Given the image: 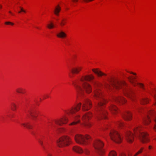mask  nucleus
I'll return each mask as SVG.
<instances>
[{"mask_svg":"<svg viewBox=\"0 0 156 156\" xmlns=\"http://www.w3.org/2000/svg\"><path fill=\"white\" fill-rule=\"evenodd\" d=\"M124 93L125 95L133 99L132 98V91L129 87L123 88Z\"/></svg>","mask_w":156,"mask_h":156,"instance_id":"obj_15","label":"nucleus"},{"mask_svg":"<svg viewBox=\"0 0 156 156\" xmlns=\"http://www.w3.org/2000/svg\"><path fill=\"white\" fill-rule=\"evenodd\" d=\"M147 124H148V123H147V119L148 120V121H149V122H151V119H150V117H148L147 115Z\"/></svg>","mask_w":156,"mask_h":156,"instance_id":"obj_37","label":"nucleus"},{"mask_svg":"<svg viewBox=\"0 0 156 156\" xmlns=\"http://www.w3.org/2000/svg\"><path fill=\"white\" fill-rule=\"evenodd\" d=\"M20 11L18 12V13H20L21 12H26V11L23 8H22L21 7H20Z\"/></svg>","mask_w":156,"mask_h":156,"instance_id":"obj_35","label":"nucleus"},{"mask_svg":"<svg viewBox=\"0 0 156 156\" xmlns=\"http://www.w3.org/2000/svg\"><path fill=\"white\" fill-rule=\"evenodd\" d=\"M61 10L60 8L58 6V7H56L54 11V13L57 16H58L59 15V13Z\"/></svg>","mask_w":156,"mask_h":156,"instance_id":"obj_23","label":"nucleus"},{"mask_svg":"<svg viewBox=\"0 0 156 156\" xmlns=\"http://www.w3.org/2000/svg\"><path fill=\"white\" fill-rule=\"evenodd\" d=\"M5 24L6 25H14V23L10 22H6L5 23Z\"/></svg>","mask_w":156,"mask_h":156,"instance_id":"obj_34","label":"nucleus"},{"mask_svg":"<svg viewBox=\"0 0 156 156\" xmlns=\"http://www.w3.org/2000/svg\"><path fill=\"white\" fill-rule=\"evenodd\" d=\"M154 105L156 106V98L155 96H154Z\"/></svg>","mask_w":156,"mask_h":156,"instance_id":"obj_39","label":"nucleus"},{"mask_svg":"<svg viewBox=\"0 0 156 156\" xmlns=\"http://www.w3.org/2000/svg\"><path fill=\"white\" fill-rule=\"evenodd\" d=\"M56 142L59 147H63L69 145L71 142V139L67 136H64L57 140Z\"/></svg>","mask_w":156,"mask_h":156,"instance_id":"obj_5","label":"nucleus"},{"mask_svg":"<svg viewBox=\"0 0 156 156\" xmlns=\"http://www.w3.org/2000/svg\"><path fill=\"white\" fill-rule=\"evenodd\" d=\"M110 110L114 114H115L118 111L116 107L115 106L112 105L110 107Z\"/></svg>","mask_w":156,"mask_h":156,"instance_id":"obj_22","label":"nucleus"},{"mask_svg":"<svg viewBox=\"0 0 156 156\" xmlns=\"http://www.w3.org/2000/svg\"><path fill=\"white\" fill-rule=\"evenodd\" d=\"M9 12L12 15H13L12 14V12L11 11H9Z\"/></svg>","mask_w":156,"mask_h":156,"instance_id":"obj_44","label":"nucleus"},{"mask_svg":"<svg viewBox=\"0 0 156 156\" xmlns=\"http://www.w3.org/2000/svg\"><path fill=\"white\" fill-rule=\"evenodd\" d=\"M97 69H93V71L98 76H101L105 75V74L102 73L101 71L98 70Z\"/></svg>","mask_w":156,"mask_h":156,"instance_id":"obj_20","label":"nucleus"},{"mask_svg":"<svg viewBox=\"0 0 156 156\" xmlns=\"http://www.w3.org/2000/svg\"><path fill=\"white\" fill-rule=\"evenodd\" d=\"M73 150L79 154H81L83 152V149L79 146H75L73 147Z\"/></svg>","mask_w":156,"mask_h":156,"instance_id":"obj_19","label":"nucleus"},{"mask_svg":"<svg viewBox=\"0 0 156 156\" xmlns=\"http://www.w3.org/2000/svg\"><path fill=\"white\" fill-rule=\"evenodd\" d=\"M121 156H126V155L124 154H122L121 155Z\"/></svg>","mask_w":156,"mask_h":156,"instance_id":"obj_46","label":"nucleus"},{"mask_svg":"<svg viewBox=\"0 0 156 156\" xmlns=\"http://www.w3.org/2000/svg\"><path fill=\"white\" fill-rule=\"evenodd\" d=\"M36 28H37V29H38V27H37Z\"/></svg>","mask_w":156,"mask_h":156,"instance_id":"obj_55","label":"nucleus"},{"mask_svg":"<svg viewBox=\"0 0 156 156\" xmlns=\"http://www.w3.org/2000/svg\"><path fill=\"white\" fill-rule=\"evenodd\" d=\"M149 93H150L151 94V92L150 91L149 92Z\"/></svg>","mask_w":156,"mask_h":156,"instance_id":"obj_49","label":"nucleus"},{"mask_svg":"<svg viewBox=\"0 0 156 156\" xmlns=\"http://www.w3.org/2000/svg\"><path fill=\"white\" fill-rule=\"evenodd\" d=\"M78 0H73V1L75 2H77Z\"/></svg>","mask_w":156,"mask_h":156,"instance_id":"obj_43","label":"nucleus"},{"mask_svg":"<svg viewBox=\"0 0 156 156\" xmlns=\"http://www.w3.org/2000/svg\"><path fill=\"white\" fill-rule=\"evenodd\" d=\"M94 96L95 98L99 101L96 106V110L97 112L96 115V117L98 119H106L107 117V113L106 111L104 108V105L105 104L106 101L103 98L99 89L96 88L94 91Z\"/></svg>","mask_w":156,"mask_h":156,"instance_id":"obj_1","label":"nucleus"},{"mask_svg":"<svg viewBox=\"0 0 156 156\" xmlns=\"http://www.w3.org/2000/svg\"><path fill=\"white\" fill-rule=\"evenodd\" d=\"M104 146L103 142L99 140H96L94 143V147L96 151L100 155H102L104 153V150L103 149Z\"/></svg>","mask_w":156,"mask_h":156,"instance_id":"obj_6","label":"nucleus"},{"mask_svg":"<svg viewBox=\"0 0 156 156\" xmlns=\"http://www.w3.org/2000/svg\"><path fill=\"white\" fill-rule=\"evenodd\" d=\"M84 152L86 154H88L89 153V151L87 149H85Z\"/></svg>","mask_w":156,"mask_h":156,"instance_id":"obj_38","label":"nucleus"},{"mask_svg":"<svg viewBox=\"0 0 156 156\" xmlns=\"http://www.w3.org/2000/svg\"><path fill=\"white\" fill-rule=\"evenodd\" d=\"M149 100V99H148L147 98V103H148V101Z\"/></svg>","mask_w":156,"mask_h":156,"instance_id":"obj_45","label":"nucleus"},{"mask_svg":"<svg viewBox=\"0 0 156 156\" xmlns=\"http://www.w3.org/2000/svg\"><path fill=\"white\" fill-rule=\"evenodd\" d=\"M117 125L119 126L120 127H122L124 125L123 123L121 121L118 122L117 123Z\"/></svg>","mask_w":156,"mask_h":156,"instance_id":"obj_32","label":"nucleus"},{"mask_svg":"<svg viewBox=\"0 0 156 156\" xmlns=\"http://www.w3.org/2000/svg\"><path fill=\"white\" fill-rule=\"evenodd\" d=\"M132 74H133V75H136V73H132Z\"/></svg>","mask_w":156,"mask_h":156,"instance_id":"obj_47","label":"nucleus"},{"mask_svg":"<svg viewBox=\"0 0 156 156\" xmlns=\"http://www.w3.org/2000/svg\"><path fill=\"white\" fill-rule=\"evenodd\" d=\"M143 101H144V102H141V104H145V100Z\"/></svg>","mask_w":156,"mask_h":156,"instance_id":"obj_41","label":"nucleus"},{"mask_svg":"<svg viewBox=\"0 0 156 156\" xmlns=\"http://www.w3.org/2000/svg\"><path fill=\"white\" fill-rule=\"evenodd\" d=\"M2 6L1 5H0V8H2Z\"/></svg>","mask_w":156,"mask_h":156,"instance_id":"obj_50","label":"nucleus"},{"mask_svg":"<svg viewBox=\"0 0 156 156\" xmlns=\"http://www.w3.org/2000/svg\"><path fill=\"white\" fill-rule=\"evenodd\" d=\"M16 91L17 92L19 93H24L25 89L21 87H19L16 89Z\"/></svg>","mask_w":156,"mask_h":156,"instance_id":"obj_24","label":"nucleus"},{"mask_svg":"<svg viewBox=\"0 0 156 156\" xmlns=\"http://www.w3.org/2000/svg\"><path fill=\"white\" fill-rule=\"evenodd\" d=\"M27 115L28 116L31 117L33 119H34V118L37 117V113L34 109H30L28 110Z\"/></svg>","mask_w":156,"mask_h":156,"instance_id":"obj_13","label":"nucleus"},{"mask_svg":"<svg viewBox=\"0 0 156 156\" xmlns=\"http://www.w3.org/2000/svg\"><path fill=\"white\" fill-rule=\"evenodd\" d=\"M91 114L90 112L85 113L82 117V120L84 122L81 124V125L89 127L90 126L91 124L87 122L91 118Z\"/></svg>","mask_w":156,"mask_h":156,"instance_id":"obj_10","label":"nucleus"},{"mask_svg":"<svg viewBox=\"0 0 156 156\" xmlns=\"http://www.w3.org/2000/svg\"><path fill=\"white\" fill-rule=\"evenodd\" d=\"M66 20L65 19H62L61 20V22L60 23V25L62 27L64 26L66 23Z\"/></svg>","mask_w":156,"mask_h":156,"instance_id":"obj_27","label":"nucleus"},{"mask_svg":"<svg viewBox=\"0 0 156 156\" xmlns=\"http://www.w3.org/2000/svg\"><path fill=\"white\" fill-rule=\"evenodd\" d=\"M21 124L28 129H30L31 128V126L28 123H22Z\"/></svg>","mask_w":156,"mask_h":156,"instance_id":"obj_26","label":"nucleus"},{"mask_svg":"<svg viewBox=\"0 0 156 156\" xmlns=\"http://www.w3.org/2000/svg\"><path fill=\"white\" fill-rule=\"evenodd\" d=\"M131 114L129 112H127L123 116L124 119L126 120H129L131 119Z\"/></svg>","mask_w":156,"mask_h":156,"instance_id":"obj_18","label":"nucleus"},{"mask_svg":"<svg viewBox=\"0 0 156 156\" xmlns=\"http://www.w3.org/2000/svg\"><path fill=\"white\" fill-rule=\"evenodd\" d=\"M134 131L135 135H137L140 141L143 143H145L146 136V133L140 131L138 128H136V129H134Z\"/></svg>","mask_w":156,"mask_h":156,"instance_id":"obj_9","label":"nucleus"},{"mask_svg":"<svg viewBox=\"0 0 156 156\" xmlns=\"http://www.w3.org/2000/svg\"><path fill=\"white\" fill-rule=\"evenodd\" d=\"M110 136L112 140L115 143H119L121 142L122 138L120 134L116 130H112L110 133Z\"/></svg>","mask_w":156,"mask_h":156,"instance_id":"obj_8","label":"nucleus"},{"mask_svg":"<svg viewBox=\"0 0 156 156\" xmlns=\"http://www.w3.org/2000/svg\"><path fill=\"white\" fill-rule=\"evenodd\" d=\"M80 70H78V69H71L70 71L71 73L74 74L76 73H77Z\"/></svg>","mask_w":156,"mask_h":156,"instance_id":"obj_25","label":"nucleus"},{"mask_svg":"<svg viewBox=\"0 0 156 156\" xmlns=\"http://www.w3.org/2000/svg\"><path fill=\"white\" fill-rule=\"evenodd\" d=\"M68 119L65 116L61 119L55 120V123L59 125H62L63 124H66L68 122Z\"/></svg>","mask_w":156,"mask_h":156,"instance_id":"obj_14","label":"nucleus"},{"mask_svg":"<svg viewBox=\"0 0 156 156\" xmlns=\"http://www.w3.org/2000/svg\"><path fill=\"white\" fill-rule=\"evenodd\" d=\"M151 112H150L149 113V114H151Z\"/></svg>","mask_w":156,"mask_h":156,"instance_id":"obj_54","label":"nucleus"},{"mask_svg":"<svg viewBox=\"0 0 156 156\" xmlns=\"http://www.w3.org/2000/svg\"><path fill=\"white\" fill-rule=\"evenodd\" d=\"M38 142H39V143L41 145V146L44 149H45V147H44L43 146V142L42 141H41V140H40L39 139L38 140Z\"/></svg>","mask_w":156,"mask_h":156,"instance_id":"obj_33","label":"nucleus"},{"mask_svg":"<svg viewBox=\"0 0 156 156\" xmlns=\"http://www.w3.org/2000/svg\"><path fill=\"white\" fill-rule=\"evenodd\" d=\"M109 156H116V152L114 151H111L109 154Z\"/></svg>","mask_w":156,"mask_h":156,"instance_id":"obj_30","label":"nucleus"},{"mask_svg":"<svg viewBox=\"0 0 156 156\" xmlns=\"http://www.w3.org/2000/svg\"><path fill=\"white\" fill-rule=\"evenodd\" d=\"M90 136H84L80 134H76L74 137L76 142L77 143L83 145H86Z\"/></svg>","mask_w":156,"mask_h":156,"instance_id":"obj_7","label":"nucleus"},{"mask_svg":"<svg viewBox=\"0 0 156 156\" xmlns=\"http://www.w3.org/2000/svg\"><path fill=\"white\" fill-rule=\"evenodd\" d=\"M94 77L92 75H88L85 76H83L81 79V84H75V87L79 93H82L85 91L87 93H90L92 91L90 85L86 83V81H90L93 80Z\"/></svg>","mask_w":156,"mask_h":156,"instance_id":"obj_2","label":"nucleus"},{"mask_svg":"<svg viewBox=\"0 0 156 156\" xmlns=\"http://www.w3.org/2000/svg\"><path fill=\"white\" fill-rule=\"evenodd\" d=\"M81 105L82 104L81 103H80L77 104L76 106L72 107L70 109L66 111V112L67 114L69 115H71L73 117V121L69 124V125H75L80 123V115H77L74 116L73 115L80 110Z\"/></svg>","mask_w":156,"mask_h":156,"instance_id":"obj_3","label":"nucleus"},{"mask_svg":"<svg viewBox=\"0 0 156 156\" xmlns=\"http://www.w3.org/2000/svg\"><path fill=\"white\" fill-rule=\"evenodd\" d=\"M129 80L130 82L132 83L134 86H135L136 85H137L141 88H143L144 86L142 84L138 83H135L136 81V76H132L129 78Z\"/></svg>","mask_w":156,"mask_h":156,"instance_id":"obj_16","label":"nucleus"},{"mask_svg":"<svg viewBox=\"0 0 156 156\" xmlns=\"http://www.w3.org/2000/svg\"><path fill=\"white\" fill-rule=\"evenodd\" d=\"M114 100L117 103H124L126 102V100L121 97H116L114 98Z\"/></svg>","mask_w":156,"mask_h":156,"instance_id":"obj_17","label":"nucleus"},{"mask_svg":"<svg viewBox=\"0 0 156 156\" xmlns=\"http://www.w3.org/2000/svg\"><path fill=\"white\" fill-rule=\"evenodd\" d=\"M11 108L13 111H15L16 109V105L14 103H12L11 104Z\"/></svg>","mask_w":156,"mask_h":156,"instance_id":"obj_29","label":"nucleus"},{"mask_svg":"<svg viewBox=\"0 0 156 156\" xmlns=\"http://www.w3.org/2000/svg\"><path fill=\"white\" fill-rule=\"evenodd\" d=\"M48 96H46V98H48Z\"/></svg>","mask_w":156,"mask_h":156,"instance_id":"obj_53","label":"nucleus"},{"mask_svg":"<svg viewBox=\"0 0 156 156\" xmlns=\"http://www.w3.org/2000/svg\"><path fill=\"white\" fill-rule=\"evenodd\" d=\"M57 36L58 37L64 38L66 37V35L64 32L61 31L57 35Z\"/></svg>","mask_w":156,"mask_h":156,"instance_id":"obj_21","label":"nucleus"},{"mask_svg":"<svg viewBox=\"0 0 156 156\" xmlns=\"http://www.w3.org/2000/svg\"><path fill=\"white\" fill-rule=\"evenodd\" d=\"M47 156H53V155L51 154L50 153H48L47 154Z\"/></svg>","mask_w":156,"mask_h":156,"instance_id":"obj_40","label":"nucleus"},{"mask_svg":"<svg viewBox=\"0 0 156 156\" xmlns=\"http://www.w3.org/2000/svg\"><path fill=\"white\" fill-rule=\"evenodd\" d=\"M152 148V147L151 146H149V147H148V148L150 150Z\"/></svg>","mask_w":156,"mask_h":156,"instance_id":"obj_42","label":"nucleus"},{"mask_svg":"<svg viewBox=\"0 0 156 156\" xmlns=\"http://www.w3.org/2000/svg\"><path fill=\"white\" fill-rule=\"evenodd\" d=\"M144 149V148L142 147L139 151H138L136 153V154L135 155H134V156H136L139 154L141 153Z\"/></svg>","mask_w":156,"mask_h":156,"instance_id":"obj_31","label":"nucleus"},{"mask_svg":"<svg viewBox=\"0 0 156 156\" xmlns=\"http://www.w3.org/2000/svg\"><path fill=\"white\" fill-rule=\"evenodd\" d=\"M94 83H95V81H94Z\"/></svg>","mask_w":156,"mask_h":156,"instance_id":"obj_51","label":"nucleus"},{"mask_svg":"<svg viewBox=\"0 0 156 156\" xmlns=\"http://www.w3.org/2000/svg\"><path fill=\"white\" fill-rule=\"evenodd\" d=\"M47 26L49 29H51L55 27L54 24L51 22H50L49 24H48Z\"/></svg>","mask_w":156,"mask_h":156,"instance_id":"obj_28","label":"nucleus"},{"mask_svg":"<svg viewBox=\"0 0 156 156\" xmlns=\"http://www.w3.org/2000/svg\"><path fill=\"white\" fill-rule=\"evenodd\" d=\"M151 84V82H150V84ZM149 87H151L150 85H149Z\"/></svg>","mask_w":156,"mask_h":156,"instance_id":"obj_48","label":"nucleus"},{"mask_svg":"<svg viewBox=\"0 0 156 156\" xmlns=\"http://www.w3.org/2000/svg\"><path fill=\"white\" fill-rule=\"evenodd\" d=\"M154 121L155 122L156 124L155 125H154V130L155 131H156V117H155V118H154Z\"/></svg>","mask_w":156,"mask_h":156,"instance_id":"obj_36","label":"nucleus"},{"mask_svg":"<svg viewBox=\"0 0 156 156\" xmlns=\"http://www.w3.org/2000/svg\"><path fill=\"white\" fill-rule=\"evenodd\" d=\"M147 141H148V139H147Z\"/></svg>","mask_w":156,"mask_h":156,"instance_id":"obj_52","label":"nucleus"},{"mask_svg":"<svg viewBox=\"0 0 156 156\" xmlns=\"http://www.w3.org/2000/svg\"><path fill=\"white\" fill-rule=\"evenodd\" d=\"M109 82L110 83V85H107L106 86L108 88L111 89L112 87L117 89L126 85V83L123 81H119L116 79H111Z\"/></svg>","mask_w":156,"mask_h":156,"instance_id":"obj_4","label":"nucleus"},{"mask_svg":"<svg viewBox=\"0 0 156 156\" xmlns=\"http://www.w3.org/2000/svg\"><path fill=\"white\" fill-rule=\"evenodd\" d=\"M125 138L128 142L129 143H132L134 140V136L133 133L129 131H128L126 133Z\"/></svg>","mask_w":156,"mask_h":156,"instance_id":"obj_12","label":"nucleus"},{"mask_svg":"<svg viewBox=\"0 0 156 156\" xmlns=\"http://www.w3.org/2000/svg\"><path fill=\"white\" fill-rule=\"evenodd\" d=\"M92 105L91 101L88 99L84 101L83 103L82 110L83 111L88 110L91 107Z\"/></svg>","mask_w":156,"mask_h":156,"instance_id":"obj_11","label":"nucleus"}]
</instances>
